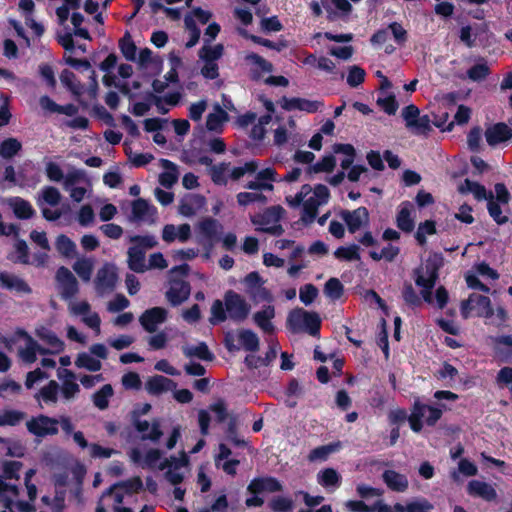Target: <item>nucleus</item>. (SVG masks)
Masks as SVG:
<instances>
[{"label":"nucleus","instance_id":"21","mask_svg":"<svg viewBox=\"0 0 512 512\" xmlns=\"http://www.w3.org/2000/svg\"><path fill=\"white\" fill-rule=\"evenodd\" d=\"M158 212L147 200L138 198L131 203L129 220L136 223L153 224L157 221Z\"/></svg>","mask_w":512,"mask_h":512},{"label":"nucleus","instance_id":"11","mask_svg":"<svg viewBox=\"0 0 512 512\" xmlns=\"http://www.w3.org/2000/svg\"><path fill=\"white\" fill-rule=\"evenodd\" d=\"M441 415V409L434 406L425 405L417 401L415 402L412 412L408 417V422L411 429L418 433L422 429L423 421L427 425L432 426L440 419Z\"/></svg>","mask_w":512,"mask_h":512},{"label":"nucleus","instance_id":"26","mask_svg":"<svg viewBox=\"0 0 512 512\" xmlns=\"http://www.w3.org/2000/svg\"><path fill=\"white\" fill-rule=\"evenodd\" d=\"M246 293L255 301L270 300V293L263 287V281L257 272L249 273L245 279Z\"/></svg>","mask_w":512,"mask_h":512},{"label":"nucleus","instance_id":"34","mask_svg":"<svg viewBox=\"0 0 512 512\" xmlns=\"http://www.w3.org/2000/svg\"><path fill=\"white\" fill-rule=\"evenodd\" d=\"M297 137L296 123L292 118H289L274 130V143L276 145H283L287 142L295 143L298 141Z\"/></svg>","mask_w":512,"mask_h":512},{"label":"nucleus","instance_id":"41","mask_svg":"<svg viewBox=\"0 0 512 512\" xmlns=\"http://www.w3.org/2000/svg\"><path fill=\"white\" fill-rule=\"evenodd\" d=\"M36 336L49 346V353H59L64 349V342L49 328L41 326L35 331Z\"/></svg>","mask_w":512,"mask_h":512},{"label":"nucleus","instance_id":"32","mask_svg":"<svg viewBox=\"0 0 512 512\" xmlns=\"http://www.w3.org/2000/svg\"><path fill=\"white\" fill-rule=\"evenodd\" d=\"M167 317V310L162 307H154L145 311L140 317V323L148 332L156 331L158 325L162 324Z\"/></svg>","mask_w":512,"mask_h":512},{"label":"nucleus","instance_id":"38","mask_svg":"<svg viewBox=\"0 0 512 512\" xmlns=\"http://www.w3.org/2000/svg\"><path fill=\"white\" fill-rule=\"evenodd\" d=\"M82 176V173L77 171L68 174L64 179L65 190L70 193V197L76 202L82 201L87 193L85 187L77 186Z\"/></svg>","mask_w":512,"mask_h":512},{"label":"nucleus","instance_id":"12","mask_svg":"<svg viewBox=\"0 0 512 512\" xmlns=\"http://www.w3.org/2000/svg\"><path fill=\"white\" fill-rule=\"evenodd\" d=\"M282 214L283 209L280 206H273L261 213L253 215L251 221L257 227V230L273 235H280L283 232L279 224Z\"/></svg>","mask_w":512,"mask_h":512},{"label":"nucleus","instance_id":"6","mask_svg":"<svg viewBox=\"0 0 512 512\" xmlns=\"http://www.w3.org/2000/svg\"><path fill=\"white\" fill-rule=\"evenodd\" d=\"M129 240L134 246L128 250V266L134 272L143 273L148 269L145 260L146 250L156 246L157 241L152 235L131 236Z\"/></svg>","mask_w":512,"mask_h":512},{"label":"nucleus","instance_id":"8","mask_svg":"<svg viewBox=\"0 0 512 512\" xmlns=\"http://www.w3.org/2000/svg\"><path fill=\"white\" fill-rule=\"evenodd\" d=\"M287 323L293 332L307 331L310 335L316 336L321 320L318 314L299 308L290 312Z\"/></svg>","mask_w":512,"mask_h":512},{"label":"nucleus","instance_id":"35","mask_svg":"<svg viewBox=\"0 0 512 512\" xmlns=\"http://www.w3.org/2000/svg\"><path fill=\"white\" fill-rule=\"evenodd\" d=\"M321 4L330 19L346 17L352 10L348 0H321Z\"/></svg>","mask_w":512,"mask_h":512},{"label":"nucleus","instance_id":"55","mask_svg":"<svg viewBox=\"0 0 512 512\" xmlns=\"http://www.w3.org/2000/svg\"><path fill=\"white\" fill-rule=\"evenodd\" d=\"M93 267L94 262L90 258H79L73 265L74 271L84 282L90 281Z\"/></svg>","mask_w":512,"mask_h":512},{"label":"nucleus","instance_id":"61","mask_svg":"<svg viewBox=\"0 0 512 512\" xmlns=\"http://www.w3.org/2000/svg\"><path fill=\"white\" fill-rule=\"evenodd\" d=\"M271 119L270 114L259 117L257 122L252 125L250 137L255 141L262 140L266 133V126L271 122Z\"/></svg>","mask_w":512,"mask_h":512},{"label":"nucleus","instance_id":"17","mask_svg":"<svg viewBox=\"0 0 512 512\" xmlns=\"http://www.w3.org/2000/svg\"><path fill=\"white\" fill-rule=\"evenodd\" d=\"M129 458L134 464L142 468L159 469L160 463H164L159 449L146 448L144 446L132 448L129 451Z\"/></svg>","mask_w":512,"mask_h":512},{"label":"nucleus","instance_id":"58","mask_svg":"<svg viewBox=\"0 0 512 512\" xmlns=\"http://www.w3.org/2000/svg\"><path fill=\"white\" fill-rule=\"evenodd\" d=\"M183 352L187 357H196L202 360H211L212 354L210 353L205 343H198L196 345H187L183 348Z\"/></svg>","mask_w":512,"mask_h":512},{"label":"nucleus","instance_id":"18","mask_svg":"<svg viewBox=\"0 0 512 512\" xmlns=\"http://www.w3.org/2000/svg\"><path fill=\"white\" fill-rule=\"evenodd\" d=\"M472 311L475 312L476 316L484 318H491L494 315L490 299L478 294H472L469 299L461 305V314L464 318L470 317Z\"/></svg>","mask_w":512,"mask_h":512},{"label":"nucleus","instance_id":"20","mask_svg":"<svg viewBox=\"0 0 512 512\" xmlns=\"http://www.w3.org/2000/svg\"><path fill=\"white\" fill-rule=\"evenodd\" d=\"M118 281L117 268L115 265L106 263L97 272L95 278V290L103 296L114 290Z\"/></svg>","mask_w":512,"mask_h":512},{"label":"nucleus","instance_id":"14","mask_svg":"<svg viewBox=\"0 0 512 512\" xmlns=\"http://www.w3.org/2000/svg\"><path fill=\"white\" fill-rule=\"evenodd\" d=\"M225 345L229 351L244 349L254 352L259 348V338L256 333L248 329L231 331L225 335Z\"/></svg>","mask_w":512,"mask_h":512},{"label":"nucleus","instance_id":"37","mask_svg":"<svg viewBox=\"0 0 512 512\" xmlns=\"http://www.w3.org/2000/svg\"><path fill=\"white\" fill-rule=\"evenodd\" d=\"M145 388L151 395H160L164 392L174 390L176 383L167 377L155 375L146 381Z\"/></svg>","mask_w":512,"mask_h":512},{"label":"nucleus","instance_id":"44","mask_svg":"<svg viewBox=\"0 0 512 512\" xmlns=\"http://www.w3.org/2000/svg\"><path fill=\"white\" fill-rule=\"evenodd\" d=\"M467 491L470 495L480 497L486 501H492L497 496L496 490L492 485L479 480L470 481Z\"/></svg>","mask_w":512,"mask_h":512},{"label":"nucleus","instance_id":"33","mask_svg":"<svg viewBox=\"0 0 512 512\" xmlns=\"http://www.w3.org/2000/svg\"><path fill=\"white\" fill-rule=\"evenodd\" d=\"M206 204L205 198L197 194L185 195L179 205V213L185 217H192L200 212Z\"/></svg>","mask_w":512,"mask_h":512},{"label":"nucleus","instance_id":"4","mask_svg":"<svg viewBox=\"0 0 512 512\" xmlns=\"http://www.w3.org/2000/svg\"><path fill=\"white\" fill-rule=\"evenodd\" d=\"M276 181V171L273 168L260 170L253 181H250L246 187L251 192H241L237 195V201L240 205L246 206L251 203H264L266 197L262 191H272L273 182Z\"/></svg>","mask_w":512,"mask_h":512},{"label":"nucleus","instance_id":"15","mask_svg":"<svg viewBox=\"0 0 512 512\" xmlns=\"http://www.w3.org/2000/svg\"><path fill=\"white\" fill-rule=\"evenodd\" d=\"M494 191L495 195H493L492 192H489L487 208L490 216L495 220V222L498 224H504L507 222L508 218L503 214L502 206H506L508 204L510 195L503 184H496Z\"/></svg>","mask_w":512,"mask_h":512},{"label":"nucleus","instance_id":"54","mask_svg":"<svg viewBox=\"0 0 512 512\" xmlns=\"http://www.w3.org/2000/svg\"><path fill=\"white\" fill-rule=\"evenodd\" d=\"M1 285L8 289H13L18 292L28 293L30 292L29 286L25 281L8 273H2L0 275Z\"/></svg>","mask_w":512,"mask_h":512},{"label":"nucleus","instance_id":"23","mask_svg":"<svg viewBox=\"0 0 512 512\" xmlns=\"http://www.w3.org/2000/svg\"><path fill=\"white\" fill-rule=\"evenodd\" d=\"M227 315L234 321H243L250 312V305L239 294L229 291L225 295Z\"/></svg>","mask_w":512,"mask_h":512},{"label":"nucleus","instance_id":"59","mask_svg":"<svg viewBox=\"0 0 512 512\" xmlns=\"http://www.w3.org/2000/svg\"><path fill=\"white\" fill-rule=\"evenodd\" d=\"M113 393L112 386L110 384H105L94 394V405L101 410L106 409L109 405V399L113 396Z\"/></svg>","mask_w":512,"mask_h":512},{"label":"nucleus","instance_id":"19","mask_svg":"<svg viewBox=\"0 0 512 512\" xmlns=\"http://www.w3.org/2000/svg\"><path fill=\"white\" fill-rule=\"evenodd\" d=\"M61 195L60 192L51 186H47L42 189L41 194L38 199L39 206L41 207L42 214L45 219L49 221H55L59 219L62 215V210L55 208H48L45 205H49L51 207H55L58 205L60 201Z\"/></svg>","mask_w":512,"mask_h":512},{"label":"nucleus","instance_id":"9","mask_svg":"<svg viewBox=\"0 0 512 512\" xmlns=\"http://www.w3.org/2000/svg\"><path fill=\"white\" fill-rule=\"evenodd\" d=\"M68 311L72 316L80 317L81 322L92 329L96 336L101 334V318L91 309V305L85 300H70Z\"/></svg>","mask_w":512,"mask_h":512},{"label":"nucleus","instance_id":"2","mask_svg":"<svg viewBox=\"0 0 512 512\" xmlns=\"http://www.w3.org/2000/svg\"><path fill=\"white\" fill-rule=\"evenodd\" d=\"M22 464L18 461L7 462L0 477V501L6 510L2 512H31L33 505L25 501H18V487L7 480H18Z\"/></svg>","mask_w":512,"mask_h":512},{"label":"nucleus","instance_id":"64","mask_svg":"<svg viewBox=\"0 0 512 512\" xmlns=\"http://www.w3.org/2000/svg\"><path fill=\"white\" fill-rule=\"evenodd\" d=\"M55 245L58 252L65 257H72L75 254V243L65 235L58 236Z\"/></svg>","mask_w":512,"mask_h":512},{"label":"nucleus","instance_id":"60","mask_svg":"<svg viewBox=\"0 0 512 512\" xmlns=\"http://www.w3.org/2000/svg\"><path fill=\"white\" fill-rule=\"evenodd\" d=\"M400 249L398 246L388 244L381 251H370V256L373 260L379 261L384 259L385 261L392 262L399 254Z\"/></svg>","mask_w":512,"mask_h":512},{"label":"nucleus","instance_id":"56","mask_svg":"<svg viewBox=\"0 0 512 512\" xmlns=\"http://www.w3.org/2000/svg\"><path fill=\"white\" fill-rule=\"evenodd\" d=\"M333 152L338 154L341 153L344 155V158L341 160V167L343 170L348 169L353 161L355 156V149L350 144H335L333 146Z\"/></svg>","mask_w":512,"mask_h":512},{"label":"nucleus","instance_id":"7","mask_svg":"<svg viewBox=\"0 0 512 512\" xmlns=\"http://www.w3.org/2000/svg\"><path fill=\"white\" fill-rule=\"evenodd\" d=\"M143 483L139 477L113 485L108 491L103 493L102 499L111 498L114 512H132L130 508L122 507L121 504L126 496L142 489Z\"/></svg>","mask_w":512,"mask_h":512},{"label":"nucleus","instance_id":"52","mask_svg":"<svg viewBox=\"0 0 512 512\" xmlns=\"http://www.w3.org/2000/svg\"><path fill=\"white\" fill-rule=\"evenodd\" d=\"M459 191L462 194L471 193L477 200H487L489 198V193H487L484 186L468 179L459 186Z\"/></svg>","mask_w":512,"mask_h":512},{"label":"nucleus","instance_id":"47","mask_svg":"<svg viewBox=\"0 0 512 512\" xmlns=\"http://www.w3.org/2000/svg\"><path fill=\"white\" fill-rule=\"evenodd\" d=\"M47 351L29 335L25 337V346L20 349L19 355L25 363H33L37 359V354H45Z\"/></svg>","mask_w":512,"mask_h":512},{"label":"nucleus","instance_id":"39","mask_svg":"<svg viewBox=\"0 0 512 512\" xmlns=\"http://www.w3.org/2000/svg\"><path fill=\"white\" fill-rule=\"evenodd\" d=\"M245 60L249 65V69L253 78L258 79L264 74L270 73L272 71V64L258 54L249 53L245 56Z\"/></svg>","mask_w":512,"mask_h":512},{"label":"nucleus","instance_id":"28","mask_svg":"<svg viewBox=\"0 0 512 512\" xmlns=\"http://www.w3.org/2000/svg\"><path fill=\"white\" fill-rule=\"evenodd\" d=\"M190 285L184 280L171 279L169 288L166 291V298L173 306L180 305L188 299Z\"/></svg>","mask_w":512,"mask_h":512},{"label":"nucleus","instance_id":"13","mask_svg":"<svg viewBox=\"0 0 512 512\" xmlns=\"http://www.w3.org/2000/svg\"><path fill=\"white\" fill-rule=\"evenodd\" d=\"M108 354V348L104 344L96 343L90 346L89 351L77 355L75 365L78 368L97 372L102 368L101 360L107 359Z\"/></svg>","mask_w":512,"mask_h":512},{"label":"nucleus","instance_id":"62","mask_svg":"<svg viewBox=\"0 0 512 512\" xmlns=\"http://www.w3.org/2000/svg\"><path fill=\"white\" fill-rule=\"evenodd\" d=\"M359 246L356 244H352L349 246L339 247L334 255L337 259L345 260V261H354L360 260Z\"/></svg>","mask_w":512,"mask_h":512},{"label":"nucleus","instance_id":"40","mask_svg":"<svg viewBox=\"0 0 512 512\" xmlns=\"http://www.w3.org/2000/svg\"><path fill=\"white\" fill-rule=\"evenodd\" d=\"M59 396V384L56 381L51 380L35 394V399L39 405L43 407V405L56 404Z\"/></svg>","mask_w":512,"mask_h":512},{"label":"nucleus","instance_id":"42","mask_svg":"<svg viewBox=\"0 0 512 512\" xmlns=\"http://www.w3.org/2000/svg\"><path fill=\"white\" fill-rule=\"evenodd\" d=\"M275 317V309L273 306H265L260 311H257L254 316L255 324L266 334H272L274 332V324L272 319Z\"/></svg>","mask_w":512,"mask_h":512},{"label":"nucleus","instance_id":"57","mask_svg":"<svg viewBox=\"0 0 512 512\" xmlns=\"http://www.w3.org/2000/svg\"><path fill=\"white\" fill-rule=\"evenodd\" d=\"M339 447V443L319 446L310 452L308 459L311 462L325 461L329 457V455L337 451Z\"/></svg>","mask_w":512,"mask_h":512},{"label":"nucleus","instance_id":"1","mask_svg":"<svg viewBox=\"0 0 512 512\" xmlns=\"http://www.w3.org/2000/svg\"><path fill=\"white\" fill-rule=\"evenodd\" d=\"M441 266V259L437 256L427 259L414 272L415 283L420 288L421 298L429 305H435L443 309L448 302V292L440 286L433 295L432 289L438 279V271Z\"/></svg>","mask_w":512,"mask_h":512},{"label":"nucleus","instance_id":"51","mask_svg":"<svg viewBox=\"0 0 512 512\" xmlns=\"http://www.w3.org/2000/svg\"><path fill=\"white\" fill-rule=\"evenodd\" d=\"M383 479L387 486L395 491L402 492L408 487L407 478L393 470L385 471L383 474Z\"/></svg>","mask_w":512,"mask_h":512},{"label":"nucleus","instance_id":"29","mask_svg":"<svg viewBox=\"0 0 512 512\" xmlns=\"http://www.w3.org/2000/svg\"><path fill=\"white\" fill-rule=\"evenodd\" d=\"M397 227L404 232H411L415 227V207L405 201L399 205L396 217Z\"/></svg>","mask_w":512,"mask_h":512},{"label":"nucleus","instance_id":"49","mask_svg":"<svg viewBox=\"0 0 512 512\" xmlns=\"http://www.w3.org/2000/svg\"><path fill=\"white\" fill-rule=\"evenodd\" d=\"M66 63L76 69H84V70L90 71L89 77L91 79V83H90V87H89V95L93 98L96 97L97 90H98V84H97V80H96V73H95V71L91 70L90 63L87 60H80V59H75L72 57L67 58Z\"/></svg>","mask_w":512,"mask_h":512},{"label":"nucleus","instance_id":"46","mask_svg":"<svg viewBox=\"0 0 512 512\" xmlns=\"http://www.w3.org/2000/svg\"><path fill=\"white\" fill-rule=\"evenodd\" d=\"M135 426L137 431L141 433L143 440L157 442L163 434L160 429V423L158 421L149 423L146 420H139L136 422Z\"/></svg>","mask_w":512,"mask_h":512},{"label":"nucleus","instance_id":"5","mask_svg":"<svg viewBox=\"0 0 512 512\" xmlns=\"http://www.w3.org/2000/svg\"><path fill=\"white\" fill-rule=\"evenodd\" d=\"M222 230V224L212 217L203 218L196 223L195 238L196 242L204 249L203 259H210L214 245L220 239Z\"/></svg>","mask_w":512,"mask_h":512},{"label":"nucleus","instance_id":"53","mask_svg":"<svg viewBox=\"0 0 512 512\" xmlns=\"http://www.w3.org/2000/svg\"><path fill=\"white\" fill-rule=\"evenodd\" d=\"M8 203L18 218L28 219L34 213V210H33L32 206L30 205V203L23 200L22 198H19V197L11 198V199H9Z\"/></svg>","mask_w":512,"mask_h":512},{"label":"nucleus","instance_id":"27","mask_svg":"<svg viewBox=\"0 0 512 512\" xmlns=\"http://www.w3.org/2000/svg\"><path fill=\"white\" fill-rule=\"evenodd\" d=\"M192 235L191 226L187 223L181 225L166 224L162 229V239L166 243L187 242Z\"/></svg>","mask_w":512,"mask_h":512},{"label":"nucleus","instance_id":"63","mask_svg":"<svg viewBox=\"0 0 512 512\" xmlns=\"http://www.w3.org/2000/svg\"><path fill=\"white\" fill-rule=\"evenodd\" d=\"M211 179L215 184L224 185L230 178V165L222 163L211 168Z\"/></svg>","mask_w":512,"mask_h":512},{"label":"nucleus","instance_id":"45","mask_svg":"<svg viewBox=\"0 0 512 512\" xmlns=\"http://www.w3.org/2000/svg\"><path fill=\"white\" fill-rule=\"evenodd\" d=\"M280 489V483L273 477L253 479L248 486V490L252 494H259L262 492H276Z\"/></svg>","mask_w":512,"mask_h":512},{"label":"nucleus","instance_id":"22","mask_svg":"<svg viewBox=\"0 0 512 512\" xmlns=\"http://www.w3.org/2000/svg\"><path fill=\"white\" fill-rule=\"evenodd\" d=\"M27 430L36 437L43 438L58 433L59 422L55 418L38 415L26 423Z\"/></svg>","mask_w":512,"mask_h":512},{"label":"nucleus","instance_id":"43","mask_svg":"<svg viewBox=\"0 0 512 512\" xmlns=\"http://www.w3.org/2000/svg\"><path fill=\"white\" fill-rule=\"evenodd\" d=\"M227 121V112L222 109L220 104H216L213 108V111L207 116L206 128L211 132L220 133Z\"/></svg>","mask_w":512,"mask_h":512},{"label":"nucleus","instance_id":"48","mask_svg":"<svg viewBox=\"0 0 512 512\" xmlns=\"http://www.w3.org/2000/svg\"><path fill=\"white\" fill-rule=\"evenodd\" d=\"M318 483L327 490L334 491L340 486L341 476L333 468H326L317 474Z\"/></svg>","mask_w":512,"mask_h":512},{"label":"nucleus","instance_id":"25","mask_svg":"<svg viewBox=\"0 0 512 512\" xmlns=\"http://www.w3.org/2000/svg\"><path fill=\"white\" fill-rule=\"evenodd\" d=\"M280 105L287 111L299 110L307 113H314L322 107V102L299 97H283Z\"/></svg>","mask_w":512,"mask_h":512},{"label":"nucleus","instance_id":"31","mask_svg":"<svg viewBox=\"0 0 512 512\" xmlns=\"http://www.w3.org/2000/svg\"><path fill=\"white\" fill-rule=\"evenodd\" d=\"M138 65L143 73L149 77L159 74L162 69L160 58L154 57L151 50L147 48L139 52Z\"/></svg>","mask_w":512,"mask_h":512},{"label":"nucleus","instance_id":"36","mask_svg":"<svg viewBox=\"0 0 512 512\" xmlns=\"http://www.w3.org/2000/svg\"><path fill=\"white\" fill-rule=\"evenodd\" d=\"M485 137L490 146H496L508 141L512 137V130L506 124L498 123L487 128Z\"/></svg>","mask_w":512,"mask_h":512},{"label":"nucleus","instance_id":"3","mask_svg":"<svg viewBox=\"0 0 512 512\" xmlns=\"http://www.w3.org/2000/svg\"><path fill=\"white\" fill-rule=\"evenodd\" d=\"M329 197V189L325 185L319 184L312 188L310 185L305 184L294 197L287 198V200L292 206L302 205L301 220L309 224L317 216L318 207L326 204Z\"/></svg>","mask_w":512,"mask_h":512},{"label":"nucleus","instance_id":"24","mask_svg":"<svg viewBox=\"0 0 512 512\" xmlns=\"http://www.w3.org/2000/svg\"><path fill=\"white\" fill-rule=\"evenodd\" d=\"M57 289L63 299L73 300L78 293V283L72 272L66 267H60L56 272Z\"/></svg>","mask_w":512,"mask_h":512},{"label":"nucleus","instance_id":"50","mask_svg":"<svg viewBox=\"0 0 512 512\" xmlns=\"http://www.w3.org/2000/svg\"><path fill=\"white\" fill-rule=\"evenodd\" d=\"M162 166L165 169L159 175V183L165 188H171L178 180V170L169 160H162Z\"/></svg>","mask_w":512,"mask_h":512},{"label":"nucleus","instance_id":"16","mask_svg":"<svg viewBox=\"0 0 512 512\" xmlns=\"http://www.w3.org/2000/svg\"><path fill=\"white\" fill-rule=\"evenodd\" d=\"M402 117L408 130L416 135H426L431 130V120L428 115H420L415 105H408L402 110Z\"/></svg>","mask_w":512,"mask_h":512},{"label":"nucleus","instance_id":"30","mask_svg":"<svg viewBox=\"0 0 512 512\" xmlns=\"http://www.w3.org/2000/svg\"><path fill=\"white\" fill-rule=\"evenodd\" d=\"M341 218L345 221L349 231L354 233L368 224L369 213L365 207H360L353 211H342Z\"/></svg>","mask_w":512,"mask_h":512},{"label":"nucleus","instance_id":"10","mask_svg":"<svg viewBox=\"0 0 512 512\" xmlns=\"http://www.w3.org/2000/svg\"><path fill=\"white\" fill-rule=\"evenodd\" d=\"M189 458L185 451H181L178 456H171L160 463L159 470L165 472V478L172 485L181 483L188 472Z\"/></svg>","mask_w":512,"mask_h":512}]
</instances>
